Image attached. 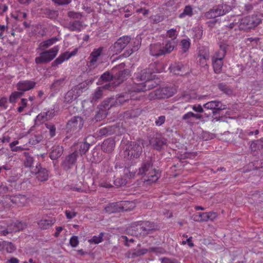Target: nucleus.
<instances>
[{
  "instance_id": "30",
  "label": "nucleus",
  "mask_w": 263,
  "mask_h": 263,
  "mask_svg": "<svg viewBox=\"0 0 263 263\" xmlns=\"http://www.w3.org/2000/svg\"><path fill=\"white\" fill-rule=\"evenodd\" d=\"M55 222L54 218H50L48 219H41L37 224L39 227L43 230H46L50 228Z\"/></svg>"
},
{
  "instance_id": "29",
  "label": "nucleus",
  "mask_w": 263,
  "mask_h": 263,
  "mask_svg": "<svg viewBox=\"0 0 263 263\" xmlns=\"http://www.w3.org/2000/svg\"><path fill=\"white\" fill-rule=\"evenodd\" d=\"M150 53L152 55L158 57L164 55L162 48L160 44H153L150 46Z\"/></svg>"
},
{
  "instance_id": "9",
  "label": "nucleus",
  "mask_w": 263,
  "mask_h": 263,
  "mask_svg": "<svg viewBox=\"0 0 263 263\" xmlns=\"http://www.w3.org/2000/svg\"><path fill=\"white\" fill-rule=\"evenodd\" d=\"M135 223L136 226L139 227V229L143 234L145 235L152 234L159 229L158 226L153 222L148 221H138Z\"/></svg>"
},
{
  "instance_id": "35",
  "label": "nucleus",
  "mask_w": 263,
  "mask_h": 263,
  "mask_svg": "<svg viewBox=\"0 0 263 263\" xmlns=\"http://www.w3.org/2000/svg\"><path fill=\"white\" fill-rule=\"evenodd\" d=\"M10 227H12V231L17 232L24 230L26 227V224L25 222L16 221L11 223Z\"/></svg>"
},
{
  "instance_id": "32",
  "label": "nucleus",
  "mask_w": 263,
  "mask_h": 263,
  "mask_svg": "<svg viewBox=\"0 0 263 263\" xmlns=\"http://www.w3.org/2000/svg\"><path fill=\"white\" fill-rule=\"evenodd\" d=\"M198 216L199 219L197 220L207 221L209 220H213L216 217V214L214 212L199 213Z\"/></svg>"
},
{
  "instance_id": "13",
  "label": "nucleus",
  "mask_w": 263,
  "mask_h": 263,
  "mask_svg": "<svg viewBox=\"0 0 263 263\" xmlns=\"http://www.w3.org/2000/svg\"><path fill=\"white\" fill-rule=\"evenodd\" d=\"M203 108L206 109H210L212 111L213 116L219 114V111L227 108L226 105L219 101L214 100L208 102L203 105Z\"/></svg>"
},
{
  "instance_id": "15",
  "label": "nucleus",
  "mask_w": 263,
  "mask_h": 263,
  "mask_svg": "<svg viewBox=\"0 0 263 263\" xmlns=\"http://www.w3.org/2000/svg\"><path fill=\"white\" fill-rule=\"evenodd\" d=\"M36 175V178L40 181L43 182L48 180L49 177V171L45 168L41 166L40 163L36 164L35 167L32 171Z\"/></svg>"
},
{
  "instance_id": "61",
  "label": "nucleus",
  "mask_w": 263,
  "mask_h": 263,
  "mask_svg": "<svg viewBox=\"0 0 263 263\" xmlns=\"http://www.w3.org/2000/svg\"><path fill=\"white\" fill-rule=\"evenodd\" d=\"M161 263H179L178 260L175 258L168 257H162L160 258Z\"/></svg>"
},
{
  "instance_id": "48",
  "label": "nucleus",
  "mask_w": 263,
  "mask_h": 263,
  "mask_svg": "<svg viewBox=\"0 0 263 263\" xmlns=\"http://www.w3.org/2000/svg\"><path fill=\"white\" fill-rule=\"evenodd\" d=\"M23 94V92L20 91H14L12 92L10 96L9 102L12 103H15L17 99L21 98Z\"/></svg>"
},
{
  "instance_id": "16",
  "label": "nucleus",
  "mask_w": 263,
  "mask_h": 263,
  "mask_svg": "<svg viewBox=\"0 0 263 263\" xmlns=\"http://www.w3.org/2000/svg\"><path fill=\"white\" fill-rule=\"evenodd\" d=\"M132 99L131 92H124L116 96V99H114V105L115 106L124 105Z\"/></svg>"
},
{
  "instance_id": "28",
  "label": "nucleus",
  "mask_w": 263,
  "mask_h": 263,
  "mask_svg": "<svg viewBox=\"0 0 263 263\" xmlns=\"http://www.w3.org/2000/svg\"><path fill=\"white\" fill-rule=\"evenodd\" d=\"M54 113L53 110H48L47 111L42 112L36 117V121L42 123L50 120L54 116Z\"/></svg>"
},
{
  "instance_id": "17",
  "label": "nucleus",
  "mask_w": 263,
  "mask_h": 263,
  "mask_svg": "<svg viewBox=\"0 0 263 263\" xmlns=\"http://www.w3.org/2000/svg\"><path fill=\"white\" fill-rule=\"evenodd\" d=\"M65 28L70 31L80 32L84 29V25L81 20H70Z\"/></svg>"
},
{
  "instance_id": "3",
  "label": "nucleus",
  "mask_w": 263,
  "mask_h": 263,
  "mask_svg": "<svg viewBox=\"0 0 263 263\" xmlns=\"http://www.w3.org/2000/svg\"><path fill=\"white\" fill-rule=\"evenodd\" d=\"M175 92L176 89L174 87L166 86L152 91L148 97L151 100L167 98L173 96Z\"/></svg>"
},
{
  "instance_id": "21",
  "label": "nucleus",
  "mask_w": 263,
  "mask_h": 263,
  "mask_svg": "<svg viewBox=\"0 0 263 263\" xmlns=\"http://www.w3.org/2000/svg\"><path fill=\"white\" fill-rule=\"evenodd\" d=\"M115 146V141L112 138L104 140L101 145V148L105 153H111Z\"/></svg>"
},
{
  "instance_id": "25",
  "label": "nucleus",
  "mask_w": 263,
  "mask_h": 263,
  "mask_svg": "<svg viewBox=\"0 0 263 263\" xmlns=\"http://www.w3.org/2000/svg\"><path fill=\"white\" fill-rule=\"evenodd\" d=\"M63 153V147L60 145H54L50 153L49 157L52 160H56L59 158Z\"/></svg>"
},
{
  "instance_id": "62",
  "label": "nucleus",
  "mask_w": 263,
  "mask_h": 263,
  "mask_svg": "<svg viewBox=\"0 0 263 263\" xmlns=\"http://www.w3.org/2000/svg\"><path fill=\"white\" fill-rule=\"evenodd\" d=\"M8 107L7 98L6 97H2L0 98V108L2 109H6Z\"/></svg>"
},
{
  "instance_id": "58",
  "label": "nucleus",
  "mask_w": 263,
  "mask_h": 263,
  "mask_svg": "<svg viewBox=\"0 0 263 263\" xmlns=\"http://www.w3.org/2000/svg\"><path fill=\"white\" fill-rule=\"evenodd\" d=\"M43 137L40 135H34L30 139L29 143L32 144H36L42 141Z\"/></svg>"
},
{
  "instance_id": "42",
  "label": "nucleus",
  "mask_w": 263,
  "mask_h": 263,
  "mask_svg": "<svg viewBox=\"0 0 263 263\" xmlns=\"http://www.w3.org/2000/svg\"><path fill=\"white\" fill-rule=\"evenodd\" d=\"M65 77L54 81L51 87L54 90H59L65 84Z\"/></svg>"
},
{
  "instance_id": "4",
  "label": "nucleus",
  "mask_w": 263,
  "mask_h": 263,
  "mask_svg": "<svg viewBox=\"0 0 263 263\" xmlns=\"http://www.w3.org/2000/svg\"><path fill=\"white\" fill-rule=\"evenodd\" d=\"M59 49L58 46H54L48 50L41 53L40 56L35 58V63L37 64L49 63L56 57Z\"/></svg>"
},
{
  "instance_id": "37",
  "label": "nucleus",
  "mask_w": 263,
  "mask_h": 263,
  "mask_svg": "<svg viewBox=\"0 0 263 263\" xmlns=\"http://www.w3.org/2000/svg\"><path fill=\"white\" fill-rule=\"evenodd\" d=\"M193 15V8L191 5H187L184 7V9L182 13L179 14V17L182 18L186 16L191 17Z\"/></svg>"
},
{
  "instance_id": "22",
  "label": "nucleus",
  "mask_w": 263,
  "mask_h": 263,
  "mask_svg": "<svg viewBox=\"0 0 263 263\" xmlns=\"http://www.w3.org/2000/svg\"><path fill=\"white\" fill-rule=\"evenodd\" d=\"M177 43L176 40H166L164 46L162 47V51L164 52V55L170 53L173 51L175 47H176Z\"/></svg>"
},
{
  "instance_id": "45",
  "label": "nucleus",
  "mask_w": 263,
  "mask_h": 263,
  "mask_svg": "<svg viewBox=\"0 0 263 263\" xmlns=\"http://www.w3.org/2000/svg\"><path fill=\"white\" fill-rule=\"evenodd\" d=\"M218 87L221 91L227 95H231L233 93V90L224 83H219L218 85Z\"/></svg>"
},
{
  "instance_id": "31",
  "label": "nucleus",
  "mask_w": 263,
  "mask_h": 263,
  "mask_svg": "<svg viewBox=\"0 0 263 263\" xmlns=\"http://www.w3.org/2000/svg\"><path fill=\"white\" fill-rule=\"evenodd\" d=\"M103 47H100L98 49H95L89 56L90 63L93 65L97 61L98 58L101 55L103 51Z\"/></svg>"
},
{
  "instance_id": "46",
  "label": "nucleus",
  "mask_w": 263,
  "mask_h": 263,
  "mask_svg": "<svg viewBox=\"0 0 263 263\" xmlns=\"http://www.w3.org/2000/svg\"><path fill=\"white\" fill-rule=\"evenodd\" d=\"M23 154L25 157L24 160V165L25 167H31L34 161L33 157H31L28 152H24Z\"/></svg>"
},
{
  "instance_id": "24",
  "label": "nucleus",
  "mask_w": 263,
  "mask_h": 263,
  "mask_svg": "<svg viewBox=\"0 0 263 263\" xmlns=\"http://www.w3.org/2000/svg\"><path fill=\"white\" fill-rule=\"evenodd\" d=\"M202 116L199 114H196L191 111L188 112L184 114L182 119L189 125H192L193 123V119H201Z\"/></svg>"
},
{
  "instance_id": "38",
  "label": "nucleus",
  "mask_w": 263,
  "mask_h": 263,
  "mask_svg": "<svg viewBox=\"0 0 263 263\" xmlns=\"http://www.w3.org/2000/svg\"><path fill=\"white\" fill-rule=\"evenodd\" d=\"M68 187L70 190L82 193L86 191L83 184L81 182H79L78 184H72L68 185Z\"/></svg>"
},
{
  "instance_id": "20",
  "label": "nucleus",
  "mask_w": 263,
  "mask_h": 263,
  "mask_svg": "<svg viewBox=\"0 0 263 263\" xmlns=\"http://www.w3.org/2000/svg\"><path fill=\"white\" fill-rule=\"evenodd\" d=\"M78 90L77 88L74 87L68 91L64 97V101L70 103L77 99L81 93V92H78Z\"/></svg>"
},
{
  "instance_id": "52",
  "label": "nucleus",
  "mask_w": 263,
  "mask_h": 263,
  "mask_svg": "<svg viewBox=\"0 0 263 263\" xmlns=\"http://www.w3.org/2000/svg\"><path fill=\"white\" fill-rule=\"evenodd\" d=\"M104 233L102 232V233H100V234L98 236H94L89 241L91 243L98 244L103 241V237L104 236Z\"/></svg>"
},
{
  "instance_id": "26",
  "label": "nucleus",
  "mask_w": 263,
  "mask_h": 263,
  "mask_svg": "<svg viewBox=\"0 0 263 263\" xmlns=\"http://www.w3.org/2000/svg\"><path fill=\"white\" fill-rule=\"evenodd\" d=\"M171 71L177 75H183L186 73L184 66L181 63H175L170 67Z\"/></svg>"
},
{
  "instance_id": "34",
  "label": "nucleus",
  "mask_w": 263,
  "mask_h": 263,
  "mask_svg": "<svg viewBox=\"0 0 263 263\" xmlns=\"http://www.w3.org/2000/svg\"><path fill=\"white\" fill-rule=\"evenodd\" d=\"M212 64L214 71L216 73H220L223 65V60L212 59Z\"/></svg>"
},
{
  "instance_id": "2",
  "label": "nucleus",
  "mask_w": 263,
  "mask_h": 263,
  "mask_svg": "<svg viewBox=\"0 0 263 263\" xmlns=\"http://www.w3.org/2000/svg\"><path fill=\"white\" fill-rule=\"evenodd\" d=\"M117 70V68H114L112 69L113 74H110L108 71L104 72L101 75V79L103 81H115L114 85L118 86L126 79L128 75V71L127 70L124 69L116 72Z\"/></svg>"
},
{
  "instance_id": "5",
  "label": "nucleus",
  "mask_w": 263,
  "mask_h": 263,
  "mask_svg": "<svg viewBox=\"0 0 263 263\" xmlns=\"http://www.w3.org/2000/svg\"><path fill=\"white\" fill-rule=\"evenodd\" d=\"M83 124L84 121L81 117H73L67 123V132L71 135L76 134L82 128Z\"/></svg>"
},
{
  "instance_id": "57",
  "label": "nucleus",
  "mask_w": 263,
  "mask_h": 263,
  "mask_svg": "<svg viewBox=\"0 0 263 263\" xmlns=\"http://www.w3.org/2000/svg\"><path fill=\"white\" fill-rule=\"evenodd\" d=\"M106 116L105 111L103 109L100 110L95 116V119L96 121H100Z\"/></svg>"
},
{
  "instance_id": "11",
  "label": "nucleus",
  "mask_w": 263,
  "mask_h": 263,
  "mask_svg": "<svg viewBox=\"0 0 263 263\" xmlns=\"http://www.w3.org/2000/svg\"><path fill=\"white\" fill-rule=\"evenodd\" d=\"M149 142L153 148L157 151H161L167 144V140L159 134L154 135Z\"/></svg>"
},
{
  "instance_id": "54",
  "label": "nucleus",
  "mask_w": 263,
  "mask_h": 263,
  "mask_svg": "<svg viewBox=\"0 0 263 263\" xmlns=\"http://www.w3.org/2000/svg\"><path fill=\"white\" fill-rule=\"evenodd\" d=\"M181 46L183 52H186L190 48L191 43L189 40L183 39L181 41Z\"/></svg>"
},
{
  "instance_id": "55",
  "label": "nucleus",
  "mask_w": 263,
  "mask_h": 263,
  "mask_svg": "<svg viewBox=\"0 0 263 263\" xmlns=\"http://www.w3.org/2000/svg\"><path fill=\"white\" fill-rule=\"evenodd\" d=\"M177 35V31L175 29H171L167 30L166 32V36L171 38V40H176Z\"/></svg>"
},
{
  "instance_id": "10",
  "label": "nucleus",
  "mask_w": 263,
  "mask_h": 263,
  "mask_svg": "<svg viewBox=\"0 0 263 263\" xmlns=\"http://www.w3.org/2000/svg\"><path fill=\"white\" fill-rule=\"evenodd\" d=\"M126 152L130 159L138 158L142 153V148L138 142H132L126 147Z\"/></svg>"
},
{
  "instance_id": "23",
  "label": "nucleus",
  "mask_w": 263,
  "mask_h": 263,
  "mask_svg": "<svg viewBox=\"0 0 263 263\" xmlns=\"http://www.w3.org/2000/svg\"><path fill=\"white\" fill-rule=\"evenodd\" d=\"M154 76L152 75L150 70L148 68L141 70L140 73L137 75V79L138 81H147L149 80H152L154 78Z\"/></svg>"
},
{
  "instance_id": "41",
  "label": "nucleus",
  "mask_w": 263,
  "mask_h": 263,
  "mask_svg": "<svg viewBox=\"0 0 263 263\" xmlns=\"http://www.w3.org/2000/svg\"><path fill=\"white\" fill-rule=\"evenodd\" d=\"M148 69L150 70L152 75L154 73L161 72L162 71V65L155 63L151 64Z\"/></svg>"
},
{
  "instance_id": "6",
  "label": "nucleus",
  "mask_w": 263,
  "mask_h": 263,
  "mask_svg": "<svg viewBox=\"0 0 263 263\" xmlns=\"http://www.w3.org/2000/svg\"><path fill=\"white\" fill-rule=\"evenodd\" d=\"M129 204V202L126 201L110 203L104 208V211L108 214L127 211L129 210L128 205Z\"/></svg>"
},
{
  "instance_id": "18",
  "label": "nucleus",
  "mask_w": 263,
  "mask_h": 263,
  "mask_svg": "<svg viewBox=\"0 0 263 263\" xmlns=\"http://www.w3.org/2000/svg\"><path fill=\"white\" fill-rule=\"evenodd\" d=\"M36 84V82L29 81H21L17 84V88L20 91H26L33 88Z\"/></svg>"
},
{
  "instance_id": "1",
  "label": "nucleus",
  "mask_w": 263,
  "mask_h": 263,
  "mask_svg": "<svg viewBox=\"0 0 263 263\" xmlns=\"http://www.w3.org/2000/svg\"><path fill=\"white\" fill-rule=\"evenodd\" d=\"M138 175H144L145 179L149 183L155 182L160 177L158 171L153 167V162L151 159L144 161L139 168Z\"/></svg>"
},
{
  "instance_id": "27",
  "label": "nucleus",
  "mask_w": 263,
  "mask_h": 263,
  "mask_svg": "<svg viewBox=\"0 0 263 263\" xmlns=\"http://www.w3.org/2000/svg\"><path fill=\"white\" fill-rule=\"evenodd\" d=\"M214 8L216 10V13L219 16L224 15L232 9L231 6L226 4L218 5V6L214 7Z\"/></svg>"
},
{
  "instance_id": "60",
  "label": "nucleus",
  "mask_w": 263,
  "mask_h": 263,
  "mask_svg": "<svg viewBox=\"0 0 263 263\" xmlns=\"http://www.w3.org/2000/svg\"><path fill=\"white\" fill-rule=\"evenodd\" d=\"M126 183V179L123 178H118L114 180V183L117 186L124 185Z\"/></svg>"
},
{
  "instance_id": "33",
  "label": "nucleus",
  "mask_w": 263,
  "mask_h": 263,
  "mask_svg": "<svg viewBox=\"0 0 263 263\" xmlns=\"http://www.w3.org/2000/svg\"><path fill=\"white\" fill-rule=\"evenodd\" d=\"M227 52V47L225 45H220V49L216 52L212 59L223 60L226 56Z\"/></svg>"
},
{
  "instance_id": "43",
  "label": "nucleus",
  "mask_w": 263,
  "mask_h": 263,
  "mask_svg": "<svg viewBox=\"0 0 263 263\" xmlns=\"http://www.w3.org/2000/svg\"><path fill=\"white\" fill-rule=\"evenodd\" d=\"M58 39L56 37L52 38L49 40H47L45 41L42 42L40 44V48L42 50H44L45 48H48L50 46L52 45L54 43H55Z\"/></svg>"
},
{
  "instance_id": "36",
  "label": "nucleus",
  "mask_w": 263,
  "mask_h": 263,
  "mask_svg": "<svg viewBox=\"0 0 263 263\" xmlns=\"http://www.w3.org/2000/svg\"><path fill=\"white\" fill-rule=\"evenodd\" d=\"M145 83L142 82L138 84H135L134 86L132 87L131 89L129 91V92H142V91H146V89L145 88Z\"/></svg>"
},
{
  "instance_id": "12",
  "label": "nucleus",
  "mask_w": 263,
  "mask_h": 263,
  "mask_svg": "<svg viewBox=\"0 0 263 263\" xmlns=\"http://www.w3.org/2000/svg\"><path fill=\"white\" fill-rule=\"evenodd\" d=\"M78 157V154L76 151L67 155L61 163L63 170L66 171L70 170L76 164Z\"/></svg>"
},
{
  "instance_id": "7",
  "label": "nucleus",
  "mask_w": 263,
  "mask_h": 263,
  "mask_svg": "<svg viewBox=\"0 0 263 263\" xmlns=\"http://www.w3.org/2000/svg\"><path fill=\"white\" fill-rule=\"evenodd\" d=\"M260 23V19L256 16H247L240 20L239 27L241 30H247L255 27Z\"/></svg>"
},
{
  "instance_id": "19",
  "label": "nucleus",
  "mask_w": 263,
  "mask_h": 263,
  "mask_svg": "<svg viewBox=\"0 0 263 263\" xmlns=\"http://www.w3.org/2000/svg\"><path fill=\"white\" fill-rule=\"evenodd\" d=\"M11 201L18 206H24L27 203V198L26 196L18 194L10 197Z\"/></svg>"
},
{
  "instance_id": "56",
  "label": "nucleus",
  "mask_w": 263,
  "mask_h": 263,
  "mask_svg": "<svg viewBox=\"0 0 263 263\" xmlns=\"http://www.w3.org/2000/svg\"><path fill=\"white\" fill-rule=\"evenodd\" d=\"M45 125L46 128H48L49 130L50 136L51 137H54L55 135L56 130L55 125L51 123H47L45 124Z\"/></svg>"
},
{
  "instance_id": "64",
  "label": "nucleus",
  "mask_w": 263,
  "mask_h": 263,
  "mask_svg": "<svg viewBox=\"0 0 263 263\" xmlns=\"http://www.w3.org/2000/svg\"><path fill=\"white\" fill-rule=\"evenodd\" d=\"M20 106L17 108V111L19 112H22L25 107L27 105V100L26 99H22L20 103Z\"/></svg>"
},
{
  "instance_id": "53",
  "label": "nucleus",
  "mask_w": 263,
  "mask_h": 263,
  "mask_svg": "<svg viewBox=\"0 0 263 263\" xmlns=\"http://www.w3.org/2000/svg\"><path fill=\"white\" fill-rule=\"evenodd\" d=\"M111 127H107L101 128L99 131V134L101 136L111 135L113 134Z\"/></svg>"
},
{
  "instance_id": "63",
  "label": "nucleus",
  "mask_w": 263,
  "mask_h": 263,
  "mask_svg": "<svg viewBox=\"0 0 263 263\" xmlns=\"http://www.w3.org/2000/svg\"><path fill=\"white\" fill-rule=\"evenodd\" d=\"M144 83L146 86L145 88H147L146 91L155 87L156 86V83L152 81V80H148L144 82Z\"/></svg>"
},
{
  "instance_id": "14",
  "label": "nucleus",
  "mask_w": 263,
  "mask_h": 263,
  "mask_svg": "<svg viewBox=\"0 0 263 263\" xmlns=\"http://www.w3.org/2000/svg\"><path fill=\"white\" fill-rule=\"evenodd\" d=\"M210 59L209 52L205 49H200L196 58L197 64L201 67L206 70L209 68L207 64Z\"/></svg>"
},
{
  "instance_id": "8",
  "label": "nucleus",
  "mask_w": 263,
  "mask_h": 263,
  "mask_svg": "<svg viewBox=\"0 0 263 263\" xmlns=\"http://www.w3.org/2000/svg\"><path fill=\"white\" fill-rule=\"evenodd\" d=\"M130 40V36L128 35L120 37L114 45L110 47L111 51L115 54L120 53L129 43Z\"/></svg>"
},
{
  "instance_id": "51",
  "label": "nucleus",
  "mask_w": 263,
  "mask_h": 263,
  "mask_svg": "<svg viewBox=\"0 0 263 263\" xmlns=\"http://www.w3.org/2000/svg\"><path fill=\"white\" fill-rule=\"evenodd\" d=\"M147 251H148L147 249H144V248L135 251L134 252H132L130 254V257L134 258L136 257L140 256L141 255H143L146 254L147 252Z\"/></svg>"
},
{
  "instance_id": "59",
  "label": "nucleus",
  "mask_w": 263,
  "mask_h": 263,
  "mask_svg": "<svg viewBox=\"0 0 263 263\" xmlns=\"http://www.w3.org/2000/svg\"><path fill=\"white\" fill-rule=\"evenodd\" d=\"M89 144L84 142L80 145L79 151L81 154H85L89 148Z\"/></svg>"
},
{
  "instance_id": "44",
  "label": "nucleus",
  "mask_w": 263,
  "mask_h": 263,
  "mask_svg": "<svg viewBox=\"0 0 263 263\" xmlns=\"http://www.w3.org/2000/svg\"><path fill=\"white\" fill-rule=\"evenodd\" d=\"M102 90L101 87H98L97 89L92 95L91 100V102H97L102 98L103 95Z\"/></svg>"
},
{
  "instance_id": "40",
  "label": "nucleus",
  "mask_w": 263,
  "mask_h": 263,
  "mask_svg": "<svg viewBox=\"0 0 263 263\" xmlns=\"http://www.w3.org/2000/svg\"><path fill=\"white\" fill-rule=\"evenodd\" d=\"M148 69L150 70L152 75L154 73L161 72L162 71V65L155 63L151 64Z\"/></svg>"
},
{
  "instance_id": "49",
  "label": "nucleus",
  "mask_w": 263,
  "mask_h": 263,
  "mask_svg": "<svg viewBox=\"0 0 263 263\" xmlns=\"http://www.w3.org/2000/svg\"><path fill=\"white\" fill-rule=\"evenodd\" d=\"M102 105L105 109H109L110 107L115 106L114 105V98H110L104 100L102 103Z\"/></svg>"
},
{
  "instance_id": "47",
  "label": "nucleus",
  "mask_w": 263,
  "mask_h": 263,
  "mask_svg": "<svg viewBox=\"0 0 263 263\" xmlns=\"http://www.w3.org/2000/svg\"><path fill=\"white\" fill-rule=\"evenodd\" d=\"M67 16L70 20H81L82 18V15L80 12L73 11H69Z\"/></svg>"
},
{
  "instance_id": "39",
  "label": "nucleus",
  "mask_w": 263,
  "mask_h": 263,
  "mask_svg": "<svg viewBox=\"0 0 263 263\" xmlns=\"http://www.w3.org/2000/svg\"><path fill=\"white\" fill-rule=\"evenodd\" d=\"M68 59V57L67 55V53L65 52L61 54L54 62L52 63V66H56L62 64L65 60H67Z\"/></svg>"
},
{
  "instance_id": "50",
  "label": "nucleus",
  "mask_w": 263,
  "mask_h": 263,
  "mask_svg": "<svg viewBox=\"0 0 263 263\" xmlns=\"http://www.w3.org/2000/svg\"><path fill=\"white\" fill-rule=\"evenodd\" d=\"M204 16L207 19H211V18H214L217 17H218L219 16L216 13V10L214 8V7L210 9L209 11L206 12L204 14Z\"/></svg>"
}]
</instances>
